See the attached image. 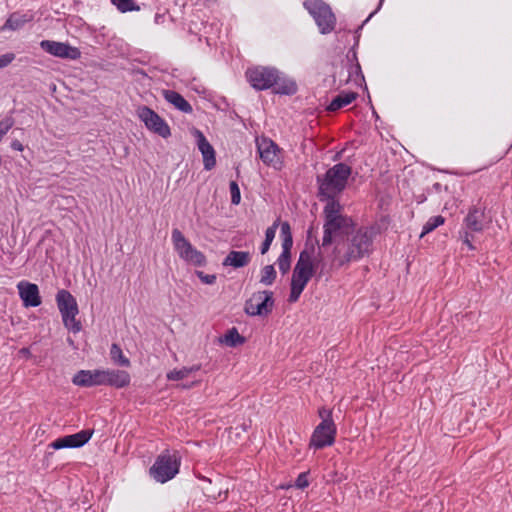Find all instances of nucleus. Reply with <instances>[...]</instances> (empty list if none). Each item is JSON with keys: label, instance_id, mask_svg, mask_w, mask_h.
<instances>
[{"label": "nucleus", "instance_id": "nucleus-1", "mask_svg": "<svg viewBox=\"0 0 512 512\" xmlns=\"http://www.w3.org/2000/svg\"><path fill=\"white\" fill-rule=\"evenodd\" d=\"M332 270V264L322 251H319L315 259L308 250L301 251L292 272L288 301L295 303L299 300L314 273L318 278H322L329 276Z\"/></svg>", "mask_w": 512, "mask_h": 512}, {"label": "nucleus", "instance_id": "nucleus-2", "mask_svg": "<svg viewBox=\"0 0 512 512\" xmlns=\"http://www.w3.org/2000/svg\"><path fill=\"white\" fill-rule=\"evenodd\" d=\"M373 233L367 227H361L344 241H338L332 252L327 256L332 267H341L349 262L357 261L372 250Z\"/></svg>", "mask_w": 512, "mask_h": 512}, {"label": "nucleus", "instance_id": "nucleus-3", "mask_svg": "<svg viewBox=\"0 0 512 512\" xmlns=\"http://www.w3.org/2000/svg\"><path fill=\"white\" fill-rule=\"evenodd\" d=\"M324 225L323 238L320 251L325 253L328 246L338 241H344L343 237L352 231L354 223L350 217L342 214V206L338 201H328L323 210Z\"/></svg>", "mask_w": 512, "mask_h": 512}, {"label": "nucleus", "instance_id": "nucleus-4", "mask_svg": "<svg viewBox=\"0 0 512 512\" xmlns=\"http://www.w3.org/2000/svg\"><path fill=\"white\" fill-rule=\"evenodd\" d=\"M250 85L257 90H266L275 86L276 93L291 95L297 91L295 82L282 79L278 70L271 67L257 66L246 71Z\"/></svg>", "mask_w": 512, "mask_h": 512}, {"label": "nucleus", "instance_id": "nucleus-5", "mask_svg": "<svg viewBox=\"0 0 512 512\" xmlns=\"http://www.w3.org/2000/svg\"><path fill=\"white\" fill-rule=\"evenodd\" d=\"M352 169L345 163L335 164L322 178L318 177L320 199L337 201L335 198L346 187Z\"/></svg>", "mask_w": 512, "mask_h": 512}, {"label": "nucleus", "instance_id": "nucleus-6", "mask_svg": "<svg viewBox=\"0 0 512 512\" xmlns=\"http://www.w3.org/2000/svg\"><path fill=\"white\" fill-rule=\"evenodd\" d=\"M491 220L486 216V207L481 204L472 205L463 219L459 237L470 251L476 250L473 244L474 234L482 233L490 224Z\"/></svg>", "mask_w": 512, "mask_h": 512}, {"label": "nucleus", "instance_id": "nucleus-7", "mask_svg": "<svg viewBox=\"0 0 512 512\" xmlns=\"http://www.w3.org/2000/svg\"><path fill=\"white\" fill-rule=\"evenodd\" d=\"M56 303L65 328L75 334L80 332L82 325L76 318L79 308L75 297L68 290L61 289L56 294Z\"/></svg>", "mask_w": 512, "mask_h": 512}, {"label": "nucleus", "instance_id": "nucleus-8", "mask_svg": "<svg viewBox=\"0 0 512 512\" xmlns=\"http://www.w3.org/2000/svg\"><path fill=\"white\" fill-rule=\"evenodd\" d=\"M171 239L175 251L182 260L198 267L206 264L205 255L197 250L179 229L172 230Z\"/></svg>", "mask_w": 512, "mask_h": 512}, {"label": "nucleus", "instance_id": "nucleus-9", "mask_svg": "<svg viewBox=\"0 0 512 512\" xmlns=\"http://www.w3.org/2000/svg\"><path fill=\"white\" fill-rule=\"evenodd\" d=\"M304 6L314 18L322 34H328L333 31L336 18L326 3L322 0H305Z\"/></svg>", "mask_w": 512, "mask_h": 512}, {"label": "nucleus", "instance_id": "nucleus-10", "mask_svg": "<svg viewBox=\"0 0 512 512\" xmlns=\"http://www.w3.org/2000/svg\"><path fill=\"white\" fill-rule=\"evenodd\" d=\"M256 147L262 162L275 170H281L284 166L283 150L270 138H256Z\"/></svg>", "mask_w": 512, "mask_h": 512}, {"label": "nucleus", "instance_id": "nucleus-11", "mask_svg": "<svg viewBox=\"0 0 512 512\" xmlns=\"http://www.w3.org/2000/svg\"><path fill=\"white\" fill-rule=\"evenodd\" d=\"M180 463L175 456L168 453L157 457L150 468V476L159 483L173 479L179 472Z\"/></svg>", "mask_w": 512, "mask_h": 512}, {"label": "nucleus", "instance_id": "nucleus-12", "mask_svg": "<svg viewBox=\"0 0 512 512\" xmlns=\"http://www.w3.org/2000/svg\"><path fill=\"white\" fill-rule=\"evenodd\" d=\"M273 306L274 299L272 291H257L246 300L244 311L249 316H267L272 312Z\"/></svg>", "mask_w": 512, "mask_h": 512}, {"label": "nucleus", "instance_id": "nucleus-13", "mask_svg": "<svg viewBox=\"0 0 512 512\" xmlns=\"http://www.w3.org/2000/svg\"><path fill=\"white\" fill-rule=\"evenodd\" d=\"M336 433V425L332 417L327 414L324 421H321L315 427L310 438V446L315 449H322L324 447L331 446L335 442Z\"/></svg>", "mask_w": 512, "mask_h": 512}, {"label": "nucleus", "instance_id": "nucleus-14", "mask_svg": "<svg viewBox=\"0 0 512 512\" xmlns=\"http://www.w3.org/2000/svg\"><path fill=\"white\" fill-rule=\"evenodd\" d=\"M137 116L145 124L146 128L153 133L163 138H168L171 135L170 127L166 121L149 107H138Z\"/></svg>", "mask_w": 512, "mask_h": 512}, {"label": "nucleus", "instance_id": "nucleus-15", "mask_svg": "<svg viewBox=\"0 0 512 512\" xmlns=\"http://www.w3.org/2000/svg\"><path fill=\"white\" fill-rule=\"evenodd\" d=\"M40 47L48 54L62 59L77 60L81 57V52L77 47L64 42L42 40Z\"/></svg>", "mask_w": 512, "mask_h": 512}, {"label": "nucleus", "instance_id": "nucleus-16", "mask_svg": "<svg viewBox=\"0 0 512 512\" xmlns=\"http://www.w3.org/2000/svg\"><path fill=\"white\" fill-rule=\"evenodd\" d=\"M93 431L81 430L75 434L60 437L49 444L54 450L64 448H79L84 446L92 437Z\"/></svg>", "mask_w": 512, "mask_h": 512}, {"label": "nucleus", "instance_id": "nucleus-17", "mask_svg": "<svg viewBox=\"0 0 512 512\" xmlns=\"http://www.w3.org/2000/svg\"><path fill=\"white\" fill-rule=\"evenodd\" d=\"M17 289L24 307H37L41 304L39 288L36 284L20 281L17 284Z\"/></svg>", "mask_w": 512, "mask_h": 512}, {"label": "nucleus", "instance_id": "nucleus-18", "mask_svg": "<svg viewBox=\"0 0 512 512\" xmlns=\"http://www.w3.org/2000/svg\"><path fill=\"white\" fill-rule=\"evenodd\" d=\"M194 135L198 149L203 156L204 168L205 170H211L216 165L215 150L201 131L195 130Z\"/></svg>", "mask_w": 512, "mask_h": 512}, {"label": "nucleus", "instance_id": "nucleus-19", "mask_svg": "<svg viewBox=\"0 0 512 512\" xmlns=\"http://www.w3.org/2000/svg\"><path fill=\"white\" fill-rule=\"evenodd\" d=\"M130 381L131 377L127 371L115 369L102 370V385L124 388L130 384Z\"/></svg>", "mask_w": 512, "mask_h": 512}, {"label": "nucleus", "instance_id": "nucleus-20", "mask_svg": "<svg viewBox=\"0 0 512 512\" xmlns=\"http://www.w3.org/2000/svg\"><path fill=\"white\" fill-rule=\"evenodd\" d=\"M72 383L80 387L102 385V370H80L72 378Z\"/></svg>", "mask_w": 512, "mask_h": 512}, {"label": "nucleus", "instance_id": "nucleus-21", "mask_svg": "<svg viewBox=\"0 0 512 512\" xmlns=\"http://www.w3.org/2000/svg\"><path fill=\"white\" fill-rule=\"evenodd\" d=\"M251 261V254L247 251H230L223 260V266L233 268H242L247 266Z\"/></svg>", "mask_w": 512, "mask_h": 512}, {"label": "nucleus", "instance_id": "nucleus-22", "mask_svg": "<svg viewBox=\"0 0 512 512\" xmlns=\"http://www.w3.org/2000/svg\"><path fill=\"white\" fill-rule=\"evenodd\" d=\"M163 96L167 102L172 104L178 110L184 113H191L192 106L189 104L185 98L176 91L173 90H165L163 92Z\"/></svg>", "mask_w": 512, "mask_h": 512}, {"label": "nucleus", "instance_id": "nucleus-23", "mask_svg": "<svg viewBox=\"0 0 512 512\" xmlns=\"http://www.w3.org/2000/svg\"><path fill=\"white\" fill-rule=\"evenodd\" d=\"M358 94L353 91H342L340 92L328 105L327 109L331 112L337 111L349 104H351Z\"/></svg>", "mask_w": 512, "mask_h": 512}, {"label": "nucleus", "instance_id": "nucleus-24", "mask_svg": "<svg viewBox=\"0 0 512 512\" xmlns=\"http://www.w3.org/2000/svg\"><path fill=\"white\" fill-rule=\"evenodd\" d=\"M31 20L26 14L13 13L6 20L1 30H18Z\"/></svg>", "mask_w": 512, "mask_h": 512}, {"label": "nucleus", "instance_id": "nucleus-25", "mask_svg": "<svg viewBox=\"0 0 512 512\" xmlns=\"http://www.w3.org/2000/svg\"><path fill=\"white\" fill-rule=\"evenodd\" d=\"M200 369V364H196L190 367H182L180 369H173L166 374V378L169 381H179L188 377L191 373L199 371Z\"/></svg>", "mask_w": 512, "mask_h": 512}, {"label": "nucleus", "instance_id": "nucleus-26", "mask_svg": "<svg viewBox=\"0 0 512 512\" xmlns=\"http://www.w3.org/2000/svg\"><path fill=\"white\" fill-rule=\"evenodd\" d=\"M221 342L229 347H236L245 343V338L241 336L238 330L233 327L227 331V333L221 339Z\"/></svg>", "mask_w": 512, "mask_h": 512}, {"label": "nucleus", "instance_id": "nucleus-27", "mask_svg": "<svg viewBox=\"0 0 512 512\" xmlns=\"http://www.w3.org/2000/svg\"><path fill=\"white\" fill-rule=\"evenodd\" d=\"M282 252L291 253L293 238L288 222L281 224Z\"/></svg>", "mask_w": 512, "mask_h": 512}, {"label": "nucleus", "instance_id": "nucleus-28", "mask_svg": "<svg viewBox=\"0 0 512 512\" xmlns=\"http://www.w3.org/2000/svg\"><path fill=\"white\" fill-rule=\"evenodd\" d=\"M110 356L112 361L122 367H129L130 360L123 354L121 347L113 343L110 348Z\"/></svg>", "mask_w": 512, "mask_h": 512}, {"label": "nucleus", "instance_id": "nucleus-29", "mask_svg": "<svg viewBox=\"0 0 512 512\" xmlns=\"http://www.w3.org/2000/svg\"><path fill=\"white\" fill-rule=\"evenodd\" d=\"M445 218L441 215L430 217L424 224L420 237H424L426 234L432 232L437 227L443 225Z\"/></svg>", "mask_w": 512, "mask_h": 512}, {"label": "nucleus", "instance_id": "nucleus-30", "mask_svg": "<svg viewBox=\"0 0 512 512\" xmlns=\"http://www.w3.org/2000/svg\"><path fill=\"white\" fill-rule=\"evenodd\" d=\"M278 223L275 222L272 226L268 227L265 231V239L261 245L260 252L261 254H266L273 242L276 234Z\"/></svg>", "mask_w": 512, "mask_h": 512}, {"label": "nucleus", "instance_id": "nucleus-31", "mask_svg": "<svg viewBox=\"0 0 512 512\" xmlns=\"http://www.w3.org/2000/svg\"><path fill=\"white\" fill-rule=\"evenodd\" d=\"M276 270L273 265H266L261 270L260 283L269 286L272 285L276 279Z\"/></svg>", "mask_w": 512, "mask_h": 512}, {"label": "nucleus", "instance_id": "nucleus-32", "mask_svg": "<svg viewBox=\"0 0 512 512\" xmlns=\"http://www.w3.org/2000/svg\"><path fill=\"white\" fill-rule=\"evenodd\" d=\"M111 3L116 6V8L121 13L131 12V11H139L140 7L133 0H111Z\"/></svg>", "mask_w": 512, "mask_h": 512}, {"label": "nucleus", "instance_id": "nucleus-33", "mask_svg": "<svg viewBox=\"0 0 512 512\" xmlns=\"http://www.w3.org/2000/svg\"><path fill=\"white\" fill-rule=\"evenodd\" d=\"M279 270L282 274H286L291 266V253L281 252L277 259Z\"/></svg>", "mask_w": 512, "mask_h": 512}, {"label": "nucleus", "instance_id": "nucleus-34", "mask_svg": "<svg viewBox=\"0 0 512 512\" xmlns=\"http://www.w3.org/2000/svg\"><path fill=\"white\" fill-rule=\"evenodd\" d=\"M231 202L234 205H238L241 201V193L238 184L235 181H231L229 184Z\"/></svg>", "mask_w": 512, "mask_h": 512}, {"label": "nucleus", "instance_id": "nucleus-35", "mask_svg": "<svg viewBox=\"0 0 512 512\" xmlns=\"http://www.w3.org/2000/svg\"><path fill=\"white\" fill-rule=\"evenodd\" d=\"M14 120L11 117H7L0 121V138H3L8 131L13 127Z\"/></svg>", "mask_w": 512, "mask_h": 512}, {"label": "nucleus", "instance_id": "nucleus-36", "mask_svg": "<svg viewBox=\"0 0 512 512\" xmlns=\"http://www.w3.org/2000/svg\"><path fill=\"white\" fill-rule=\"evenodd\" d=\"M308 474L309 472L300 473L295 481V487H297L298 489L307 488L309 486Z\"/></svg>", "mask_w": 512, "mask_h": 512}, {"label": "nucleus", "instance_id": "nucleus-37", "mask_svg": "<svg viewBox=\"0 0 512 512\" xmlns=\"http://www.w3.org/2000/svg\"><path fill=\"white\" fill-rule=\"evenodd\" d=\"M15 59L14 53H6L0 55V69L7 67L10 65Z\"/></svg>", "mask_w": 512, "mask_h": 512}, {"label": "nucleus", "instance_id": "nucleus-38", "mask_svg": "<svg viewBox=\"0 0 512 512\" xmlns=\"http://www.w3.org/2000/svg\"><path fill=\"white\" fill-rule=\"evenodd\" d=\"M196 275L199 279L205 284H214L216 281V276L214 274H204L202 271H197Z\"/></svg>", "mask_w": 512, "mask_h": 512}, {"label": "nucleus", "instance_id": "nucleus-39", "mask_svg": "<svg viewBox=\"0 0 512 512\" xmlns=\"http://www.w3.org/2000/svg\"><path fill=\"white\" fill-rule=\"evenodd\" d=\"M11 148L13 150L20 151V152L24 150V146L22 145V143L19 140H13L11 142Z\"/></svg>", "mask_w": 512, "mask_h": 512}, {"label": "nucleus", "instance_id": "nucleus-40", "mask_svg": "<svg viewBox=\"0 0 512 512\" xmlns=\"http://www.w3.org/2000/svg\"><path fill=\"white\" fill-rule=\"evenodd\" d=\"M318 413H319V417L322 419V421H324L325 416H327V414H329V416L332 417V411L325 409V408L319 409Z\"/></svg>", "mask_w": 512, "mask_h": 512}, {"label": "nucleus", "instance_id": "nucleus-41", "mask_svg": "<svg viewBox=\"0 0 512 512\" xmlns=\"http://www.w3.org/2000/svg\"><path fill=\"white\" fill-rule=\"evenodd\" d=\"M197 384H198V382H193L191 385H183V388L188 389V388H191L192 386H195Z\"/></svg>", "mask_w": 512, "mask_h": 512}, {"label": "nucleus", "instance_id": "nucleus-42", "mask_svg": "<svg viewBox=\"0 0 512 512\" xmlns=\"http://www.w3.org/2000/svg\"><path fill=\"white\" fill-rule=\"evenodd\" d=\"M374 13H375V12L370 13V15H369V17L367 18V20H366V21H368V20L373 16V14H374Z\"/></svg>", "mask_w": 512, "mask_h": 512}, {"label": "nucleus", "instance_id": "nucleus-43", "mask_svg": "<svg viewBox=\"0 0 512 512\" xmlns=\"http://www.w3.org/2000/svg\"><path fill=\"white\" fill-rule=\"evenodd\" d=\"M383 0H380V5L382 4Z\"/></svg>", "mask_w": 512, "mask_h": 512}, {"label": "nucleus", "instance_id": "nucleus-44", "mask_svg": "<svg viewBox=\"0 0 512 512\" xmlns=\"http://www.w3.org/2000/svg\"><path fill=\"white\" fill-rule=\"evenodd\" d=\"M2 140V138H0V141Z\"/></svg>", "mask_w": 512, "mask_h": 512}]
</instances>
